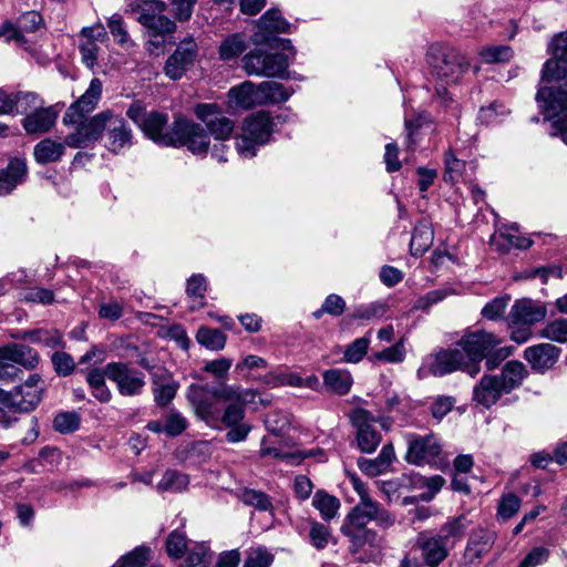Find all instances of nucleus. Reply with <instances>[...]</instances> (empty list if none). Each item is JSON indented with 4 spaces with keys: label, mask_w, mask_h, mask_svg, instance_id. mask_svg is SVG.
I'll use <instances>...</instances> for the list:
<instances>
[{
    "label": "nucleus",
    "mask_w": 567,
    "mask_h": 567,
    "mask_svg": "<svg viewBox=\"0 0 567 567\" xmlns=\"http://www.w3.org/2000/svg\"><path fill=\"white\" fill-rule=\"evenodd\" d=\"M187 400L195 414L213 429L227 427L226 440L239 443L246 440L251 426L245 422V408L255 402L257 392L238 385L190 384Z\"/></svg>",
    "instance_id": "f257e3e1"
},
{
    "label": "nucleus",
    "mask_w": 567,
    "mask_h": 567,
    "mask_svg": "<svg viewBox=\"0 0 567 567\" xmlns=\"http://www.w3.org/2000/svg\"><path fill=\"white\" fill-rule=\"evenodd\" d=\"M102 86L100 79H92L83 95L73 102L64 113L62 122L71 130L65 136L69 147L86 148L102 137L103 111L90 116L101 97Z\"/></svg>",
    "instance_id": "f03ea898"
},
{
    "label": "nucleus",
    "mask_w": 567,
    "mask_h": 567,
    "mask_svg": "<svg viewBox=\"0 0 567 567\" xmlns=\"http://www.w3.org/2000/svg\"><path fill=\"white\" fill-rule=\"evenodd\" d=\"M502 339L485 330L465 332L457 341L467 364V374L472 378L481 372V362L486 359V367L493 370L497 365L494 351L501 346Z\"/></svg>",
    "instance_id": "7ed1b4c3"
},
{
    "label": "nucleus",
    "mask_w": 567,
    "mask_h": 567,
    "mask_svg": "<svg viewBox=\"0 0 567 567\" xmlns=\"http://www.w3.org/2000/svg\"><path fill=\"white\" fill-rule=\"evenodd\" d=\"M427 62L432 75L447 85L457 84L470 68V62L458 50L443 45L430 48Z\"/></svg>",
    "instance_id": "20e7f679"
},
{
    "label": "nucleus",
    "mask_w": 567,
    "mask_h": 567,
    "mask_svg": "<svg viewBox=\"0 0 567 567\" xmlns=\"http://www.w3.org/2000/svg\"><path fill=\"white\" fill-rule=\"evenodd\" d=\"M535 99L545 120L551 123L550 135L567 145V89L540 86Z\"/></svg>",
    "instance_id": "39448f33"
},
{
    "label": "nucleus",
    "mask_w": 567,
    "mask_h": 567,
    "mask_svg": "<svg viewBox=\"0 0 567 567\" xmlns=\"http://www.w3.org/2000/svg\"><path fill=\"white\" fill-rule=\"evenodd\" d=\"M274 121L268 112L249 115L243 123L241 134L236 138V150L243 157L251 158L257 147L269 142L274 132Z\"/></svg>",
    "instance_id": "423d86ee"
},
{
    "label": "nucleus",
    "mask_w": 567,
    "mask_h": 567,
    "mask_svg": "<svg viewBox=\"0 0 567 567\" xmlns=\"http://www.w3.org/2000/svg\"><path fill=\"white\" fill-rule=\"evenodd\" d=\"M395 515L385 509L373 498L359 501L344 518L341 530L367 527L374 522L381 529H388L395 524Z\"/></svg>",
    "instance_id": "0eeeda50"
},
{
    "label": "nucleus",
    "mask_w": 567,
    "mask_h": 567,
    "mask_svg": "<svg viewBox=\"0 0 567 567\" xmlns=\"http://www.w3.org/2000/svg\"><path fill=\"white\" fill-rule=\"evenodd\" d=\"M462 349L455 342L452 347L440 349L434 353L424 358L421 367L417 370L420 379L429 375L443 377L453 373L457 370L467 373V364L462 354Z\"/></svg>",
    "instance_id": "6e6552de"
},
{
    "label": "nucleus",
    "mask_w": 567,
    "mask_h": 567,
    "mask_svg": "<svg viewBox=\"0 0 567 567\" xmlns=\"http://www.w3.org/2000/svg\"><path fill=\"white\" fill-rule=\"evenodd\" d=\"M289 66V58L285 53H266L256 49L243 58V69L248 75L284 78Z\"/></svg>",
    "instance_id": "1a4fd4ad"
},
{
    "label": "nucleus",
    "mask_w": 567,
    "mask_h": 567,
    "mask_svg": "<svg viewBox=\"0 0 567 567\" xmlns=\"http://www.w3.org/2000/svg\"><path fill=\"white\" fill-rule=\"evenodd\" d=\"M104 147L113 154H124L133 145V132L126 121L111 110L103 111Z\"/></svg>",
    "instance_id": "9d476101"
},
{
    "label": "nucleus",
    "mask_w": 567,
    "mask_h": 567,
    "mask_svg": "<svg viewBox=\"0 0 567 567\" xmlns=\"http://www.w3.org/2000/svg\"><path fill=\"white\" fill-rule=\"evenodd\" d=\"M107 379L122 396L141 395L146 385L145 374L127 362H109Z\"/></svg>",
    "instance_id": "9b49d317"
},
{
    "label": "nucleus",
    "mask_w": 567,
    "mask_h": 567,
    "mask_svg": "<svg viewBox=\"0 0 567 567\" xmlns=\"http://www.w3.org/2000/svg\"><path fill=\"white\" fill-rule=\"evenodd\" d=\"M551 58L542 69L543 82H563L559 89H567V32H563L551 39L549 44Z\"/></svg>",
    "instance_id": "f8f14e48"
},
{
    "label": "nucleus",
    "mask_w": 567,
    "mask_h": 567,
    "mask_svg": "<svg viewBox=\"0 0 567 567\" xmlns=\"http://www.w3.org/2000/svg\"><path fill=\"white\" fill-rule=\"evenodd\" d=\"M174 143L172 146H186L194 155H206L210 141L202 125L184 117L174 121Z\"/></svg>",
    "instance_id": "ddd939ff"
},
{
    "label": "nucleus",
    "mask_w": 567,
    "mask_h": 567,
    "mask_svg": "<svg viewBox=\"0 0 567 567\" xmlns=\"http://www.w3.org/2000/svg\"><path fill=\"white\" fill-rule=\"evenodd\" d=\"M195 114L200 120L215 141H228L234 132V122L225 116L221 110L213 103H202L195 107Z\"/></svg>",
    "instance_id": "4468645a"
},
{
    "label": "nucleus",
    "mask_w": 567,
    "mask_h": 567,
    "mask_svg": "<svg viewBox=\"0 0 567 567\" xmlns=\"http://www.w3.org/2000/svg\"><path fill=\"white\" fill-rule=\"evenodd\" d=\"M109 40L107 32L102 23L84 27L79 33V50L83 64L93 69L97 62L101 45Z\"/></svg>",
    "instance_id": "2eb2a0df"
},
{
    "label": "nucleus",
    "mask_w": 567,
    "mask_h": 567,
    "mask_svg": "<svg viewBox=\"0 0 567 567\" xmlns=\"http://www.w3.org/2000/svg\"><path fill=\"white\" fill-rule=\"evenodd\" d=\"M350 420L357 427V443L362 453H372L381 442V434L375 430L373 415L364 409H355Z\"/></svg>",
    "instance_id": "dca6fc26"
},
{
    "label": "nucleus",
    "mask_w": 567,
    "mask_h": 567,
    "mask_svg": "<svg viewBox=\"0 0 567 567\" xmlns=\"http://www.w3.org/2000/svg\"><path fill=\"white\" fill-rule=\"evenodd\" d=\"M408 451L405 460L414 465L431 463L441 453V444L433 434H408Z\"/></svg>",
    "instance_id": "f3484780"
},
{
    "label": "nucleus",
    "mask_w": 567,
    "mask_h": 567,
    "mask_svg": "<svg viewBox=\"0 0 567 567\" xmlns=\"http://www.w3.org/2000/svg\"><path fill=\"white\" fill-rule=\"evenodd\" d=\"M42 24V17L35 11H28L20 16L16 24L6 23L0 29V39L7 42L14 41L17 45L23 47L31 42L29 34H33Z\"/></svg>",
    "instance_id": "a211bd4d"
},
{
    "label": "nucleus",
    "mask_w": 567,
    "mask_h": 567,
    "mask_svg": "<svg viewBox=\"0 0 567 567\" xmlns=\"http://www.w3.org/2000/svg\"><path fill=\"white\" fill-rule=\"evenodd\" d=\"M257 30L251 37L255 45L269 43L279 33H289L291 24L277 9L267 10L257 21Z\"/></svg>",
    "instance_id": "6ab92c4d"
},
{
    "label": "nucleus",
    "mask_w": 567,
    "mask_h": 567,
    "mask_svg": "<svg viewBox=\"0 0 567 567\" xmlns=\"http://www.w3.org/2000/svg\"><path fill=\"white\" fill-rule=\"evenodd\" d=\"M197 56V44L193 39L182 41L174 53L168 56L164 72L171 80L181 79L194 64Z\"/></svg>",
    "instance_id": "aec40b11"
},
{
    "label": "nucleus",
    "mask_w": 567,
    "mask_h": 567,
    "mask_svg": "<svg viewBox=\"0 0 567 567\" xmlns=\"http://www.w3.org/2000/svg\"><path fill=\"white\" fill-rule=\"evenodd\" d=\"M415 547L420 550L427 567H439L449 556L450 548L436 535L422 532L417 535Z\"/></svg>",
    "instance_id": "412c9836"
},
{
    "label": "nucleus",
    "mask_w": 567,
    "mask_h": 567,
    "mask_svg": "<svg viewBox=\"0 0 567 567\" xmlns=\"http://www.w3.org/2000/svg\"><path fill=\"white\" fill-rule=\"evenodd\" d=\"M491 246L498 252L507 254L511 249H527L533 241L518 234L516 224L503 225L489 239Z\"/></svg>",
    "instance_id": "4be33fe9"
},
{
    "label": "nucleus",
    "mask_w": 567,
    "mask_h": 567,
    "mask_svg": "<svg viewBox=\"0 0 567 567\" xmlns=\"http://www.w3.org/2000/svg\"><path fill=\"white\" fill-rule=\"evenodd\" d=\"M42 391L43 386L40 375H30L23 384L16 386L11 391L14 393L16 410L19 412L33 410L41 401Z\"/></svg>",
    "instance_id": "5701e85b"
},
{
    "label": "nucleus",
    "mask_w": 567,
    "mask_h": 567,
    "mask_svg": "<svg viewBox=\"0 0 567 567\" xmlns=\"http://www.w3.org/2000/svg\"><path fill=\"white\" fill-rule=\"evenodd\" d=\"M341 533L349 538L353 554H360L369 547L371 556L378 555L384 545V537L368 527L341 530Z\"/></svg>",
    "instance_id": "b1692460"
},
{
    "label": "nucleus",
    "mask_w": 567,
    "mask_h": 567,
    "mask_svg": "<svg viewBox=\"0 0 567 567\" xmlns=\"http://www.w3.org/2000/svg\"><path fill=\"white\" fill-rule=\"evenodd\" d=\"M167 121L168 117L166 114L153 111L148 113L140 128L155 143L164 146H172L175 137L174 125L169 131H165Z\"/></svg>",
    "instance_id": "393cba45"
},
{
    "label": "nucleus",
    "mask_w": 567,
    "mask_h": 567,
    "mask_svg": "<svg viewBox=\"0 0 567 567\" xmlns=\"http://www.w3.org/2000/svg\"><path fill=\"white\" fill-rule=\"evenodd\" d=\"M496 534L486 528L474 529L467 540L464 557L467 563L476 564L493 547Z\"/></svg>",
    "instance_id": "a878e982"
},
{
    "label": "nucleus",
    "mask_w": 567,
    "mask_h": 567,
    "mask_svg": "<svg viewBox=\"0 0 567 567\" xmlns=\"http://www.w3.org/2000/svg\"><path fill=\"white\" fill-rule=\"evenodd\" d=\"M546 316V309L530 299H522L514 303L509 312L511 326H530Z\"/></svg>",
    "instance_id": "bb28decb"
},
{
    "label": "nucleus",
    "mask_w": 567,
    "mask_h": 567,
    "mask_svg": "<svg viewBox=\"0 0 567 567\" xmlns=\"http://www.w3.org/2000/svg\"><path fill=\"white\" fill-rule=\"evenodd\" d=\"M58 111L54 106H48L31 111L22 120V126L28 134H44L55 124Z\"/></svg>",
    "instance_id": "cd10ccee"
},
{
    "label": "nucleus",
    "mask_w": 567,
    "mask_h": 567,
    "mask_svg": "<svg viewBox=\"0 0 567 567\" xmlns=\"http://www.w3.org/2000/svg\"><path fill=\"white\" fill-rule=\"evenodd\" d=\"M154 401L157 405H167L176 395L178 383L172 374L162 368L152 372Z\"/></svg>",
    "instance_id": "c85d7f7f"
},
{
    "label": "nucleus",
    "mask_w": 567,
    "mask_h": 567,
    "mask_svg": "<svg viewBox=\"0 0 567 567\" xmlns=\"http://www.w3.org/2000/svg\"><path fill=\"white\" fill-rule=\"evenodd\" d=\"M506 393L496 375H484L480 383L474 388L473 400L484 406L491 408L499 398Z\"/></svg>",
    "instance_id": "c756f323"
},
{
    "label": "nucleus",
    "mask_w": 567,
    "mask_h": 567,
    "mask_svg": "<svg viewBox=\"0 0 567 567\" xmlns=\"http://www.w3.org/2000/svg\"><path fill=\"white\" fill-rule=\"evenodd\" d=\"M559 350L549 343H540L529 347L524 352V358L529 362L532 368L537 371L550 369L557 361Z\"/></svg>",
    "instance_id": "7c9ffc66"
},
{
    "label": "nucleus",
    "mask_w": 567,
    "mask_h": 567,
    "mask_svg": "<svg viewBox=\"0 0 567 567\" xmlns=\"http://www.w3.org/2000/svg\"><path fill=\"white\" fill-rule=\"evenodd\" d=\"M228 96L231 103H235L236 106L244 110L262 105L259 84L256 85L250 81H245L231 87L228 92Z\"/></svg>",
    "instance_id": "2f4dec72"
},
{
    "label": "nucleus",
    "mask_w": 567,
    "mask_h": 567,
    "mask_svg": "<svg viewBox=\"0 0 567 567\" xmlns=\"http://www.w3.org/2000/svg\"><path fill=\"white\" fill-rule=\"evenodd\" d=\"M68 144L65 138L56 141L51 137L43 138L34 145L33 157L38 164L45 165L61 161Z\"/></svg>",
    "instance_id": "473e14b6"
},
{
    "label": "nucleus",
    "mask_w": 567,
    "mask_h": 567,
    "mask_svg": "<svg viewBox=\"0 0 567 567\" xmlns=\"http://www.w3.org/2000/svg\"><path fill=\"white\" fill-rule=\"evenodd\" d=\"M27 175V164L23 159H11L8 167L0 172V195L9 194Z\"/></svg>",
    "instance_id": "72a5a7b5"
},
{
    "label": "nucleus",
    "mask_w": 567,
    "mask_h": 567,
    "mask_svg": "<svg viewBox=\"0 0 567 567\" xmlns=\"http://www.w3.org/2000/svg\"><path fill=\"white\" fill-rule=\"evenodd\" d=\"M471 525V520L465 515L450 518L440 528L436 536L444 540V544L452 549L455 543L461 540Z\"/></svg>",
    "instance_id": "f704fd0d"
},
{
    "label": "nucleus",
    "mask_w": 567,
    "mask_h": 567,
    "mask_svg": "<svg viewBox=\"0 0 567 567\" xmlns=\"http://www.w3.org/2000/svg\"><path fill=\"white\" fill-rule=\"evenodd\" d=\"M434 233L431 224L422 219L414 228L410 241V249L413 256H422L432 246Z\"/></svg>",
    "instance_id": "c9c22d12"
},
{
    "label": "nucleus",
    "mask_w": 567,
    "mask_h": 567,
    "mask_svg": "<svg viewBox=\"0 0 567 567\" xmlns=\"http://www.w3.org/2000/svg\"><path fill=\"white\" fill-rule=\"evenodd\" d=\"M526 375L527 370L525 365L519 361L513 360L508 361L503 367L498 379L503 390L506 393H509L512 390L518 388L522 384Z\"/></svg>",
    "instance_id": "e433bc0d"
},
{
    "label": "nucleus",
    "mask_w": 567,
    "mask_h": 567,
    "mask_svg": "<svg viewBox=\"0 0 567 567\" xmlns=\"http://www.w3.org/2000/svg\"><path fill=\"white\" fill-rule=\"evenodd\" d=\"M323 384L334 394H347L352 385V377L346 370L330 369L323 372Z\"/></svg>",
    "instance_id": "4c0bfd02"
},
{
    "label": "nucleus",
    "mask_w": 567,
    "mask_h": 567,
    "mask_svg": "<svg viewBox=\"0 0 567 567\" xmlns=\"http://www.w3.org/2000/svg\"><path fill=\"white\" fill-rule=\"evenodd\" d=\"M128 8L132 12L138 13L137 21L144 27L146 20H152L155 16L166 10V4L159 0H131Z\"/></svg>",
    "instance_id": "58836bf2"
},
{
    "label": "nucleus",
    "mask_w": 567,
    "mask_h": 567,
    "mask_svg": "<svg viewBox=\"0 0 567 567\" xmlns=\"http://www.w3.org/2000/svg\"><path fill=\"white\" fill-rule=\"evenodd\" d=\"M312 506L319 511L323 520H330L338 515L340 501L326 491L319 489L315 493Z\"/></svg>",
    "instance_id": "ea45409f"
},
{
    "label": "nucleus",
    "mask_w": 567,
    "mask_h": 567,
    "mask_svg": "<svg viewBox=\"0 0 567 567\" xmlns=\"http://www.w3.org/2000/svg\"><path fill=\"white\" fill-rule=\"evenodd\" d=\"M11 358L13 364L17 367L22 365L27 369H33L39 363V355L37 351L24 344H14L11 347H4Z\"/></svg>",
    "instance_id": "a19ab883"
},
{
    "label": "nucleus",
    "mask_w": 567,
    "mask_h": 567,
    "mask_svg": "<svg viewBox=\"0 0 567 567\" xmlns=\"http://www.w3.org/2000/svg\"><path fill=\"white\" fill-rule=\"evenodd\" d=\"M262 104L286 102L293 91L285 87L281 83L275 81L262 82L259 84Z\"/></svg>",
    "instance_id": "79ce46f5"
},
{
    "label": "nucleus",
    "mask_w": 567,
    "mask_h": 567,
    "mask_svg": "<svg viewBox=\"0 0 567 567\" xmlns=\"http://www.w3.org/2000/svg\"><path fill=\"white\" fill-rule=\"evenodd\" d=\"M188 484L189 478L186 474L176 470H167L156 485V489L158 492L178 493L185 491Z\"/></svg>",
    "instance_id": "37998d69"
},
{
    "label": "nucleus",
    "mask_w": 567,
    "mask_h": 567,
    "mask_svg": "<svg viewBox=\"0 0 567 567\" xmlns=\"http://www.w3.org/2000/svg\"><path fill=\"white\" fill-rule=\"evenodd\" d=\"M246 50V39L241 33L228 35L219 45V56L224 61L238 58Z\"/></svg>",
    "instance_id": "c03bdc74"
},
{
    "label": "nucleus",
    "mask_w": 567,
    "mask_h": 567,
    "mask_svg": "<svg viewBox=\"0 0 567 567\" xmlns=\"http://www.w3.org/2000/svg\"><path fill=\"white\" fill-rule=\"evenodd\" d=\"M212 554L205 543L195 544L179 567H209Z\"/></svg>",
    "instance_id": "a18cd8bd"
},
{
    "label": "nucleus",
    "mask_w": 567,
    "mask_h": 567,
    "mask_svg": "<svg viewBox=\"0 0 567 567\" xmlns=\"http://www.w3.org/2000/svg\"><path fill=\"white\" fill-rule=\"evenodd\" d=\"M239 499L247 506H251L260 512L272 511L270 497L258 489L244 488L239 494Z\"/></svg>",
    "instance_id": "49530a36"
},
{
    "label": "nucleus",
    "mask_w": 567,
    "mask_h": 567,
    "mask_svg": "<svg viewBox=\"0 0 567 567\" xmlns=\"http://www.w3.org/2000/svg\"><path fill=\"white\" fill-rule=\"evenodd\" d=\"M207 289V282L203 275H193L188 281L186 287V292L189 298H193V305L190 306L192 310L202 308L204 306L205 292Z\"/></svg>",
    "instance_id": "de8ad7c7"
},
{
    "label": "nucleus",
    "mask_w": 567,
    "mask_h": 567,
    "mask_svg": "<svg viewBox=\"0 0 567 567\" xmlns=\"http://www.w3.org/2000/svg\"><path fill=\"white\" fill-rule=\"evenodd\" d=\"M197 341L210 350H221L226 344V336L217 329L200 327L196 334Z\"/></svg>",
    "instance_id": "09e8293b"
},
{
    "label": "nucleus",
    "mask_w": 567,
    "mask_h": 567,
    "mask_svg": "<svg viewBox=\"0 0 567 567\" xmlns=\"http://www.w3.org/2000/svg\"><path fill=\"white\" fill-rule=\"evenodd\" d=\"M478 54L485 63H502L512 59L513 50L508 45H489L482 48Z\"/></svg>",
    "instance_id": "8fccbe9b"
},
{
    "label": "nucleus",
    "mask_w": 567,
    "mask_h": 567,
    "mask_svg": "<svg viewBox=\"0 0 567 567\" xmlns=\"http://www.w3.org/2000/svg\"><path fill=\"white\" fill-rule=\"evenodd\" d=\"M187 537L182 530H173L166 539V553L169 557L178 559L182 558L187 548Z\"/></svg>",
    "instance_id": "3c124183"
},
{
    "label": "nucleus",
    "mask_w": 567,
    "mask_h": 567,
    "mask_svg": "<svg viewBox=\"0 0 567 567\" xmlns=\"http://www.w3.org/2000/svg\"><path fill=\"white\" fill-rule=\"evenodd\" d=\"M511 110L505 104L493 102L486 107H481L478 112V121L486 125L501 121L504 116L508 115Z\"/></svg>",
    "instance_id": "603ef678"
},
{
    "label": "nucleus",
    "mask_w": 567,
    "mask_h": 567,
    "mask_svg": "<svg viewBox=\"0 0 567 567\" xmlns=\"http://www.w3.org/2000/svg\"><path fill=\"white\" fill-rule=\"evenodd\" d=\"M42 101L38 94L33 92H17L13 93V112L25 113L33 109L37 110L41 106Z\"/></svg>",
    "instance_id": "864d4df0"
},
{
    "label": "nucleus",
    "mask_w": 567,
    "mask_h": 567,
    "mask_svg": "<svg viewBox=\"0 0 567 567\" xmlns=\"http://www.w3.org/2000/svg\"><path fill=\"white\" fill-rule=\"evenodd\" d=\"M150 548L136 547L134 550L123 556L112 567H143L150 559Z\"/></svg>",
    "instance_id": "5fc2aeb1"
},
{
    "label": "nucleus",
    "mask_w": 567,
    "mask_h": 567,
    "mask_svg": "<svg viewBox=\"0 0 567 567\" xmlns=\"http://www.w3.org/2000/svg\"><path fill=\"white\" fill-rule=\"evenodd\" d=\"M21 373L22 370L13 364L8 351L0 349V382H13L20 378Z\"/></svg>",
    "instance_id": "6e6d98bb"
},
{
    "label": "nucleus",
    "mask_w": 567,
    "mask_h": 567,
    "mask_svg": "<svg viewBox=\"0 0 567 567\" xmlns=\"http://www.w3.org/2000/svg\"><path fill=\"white\" fill-rule=\"evenodd\" d=\"M265 426L269 432L281 435L290 427V416L280 411L270 412L265 419Z\"/></svg>",
    "instance_id": "4d7b16f0"
},
{
    "label": "nucleus",
    "mask_w": 567,
    "mask_h": 567,
    "mask_svg": "<svg viewBox=\"0 0 567 567\" xmlns=\"http://www.w3.org/2000/svg\"><path fill=\"white\" fill-rule=\"evenodd\" d=\"M80 421V415L74 411L61 412L54 417L53 426L60 433H71L79 429Z\"/></svg>",
    "instance_id": "13d9d810"
},
{
    "label": "nucleus",
    "mask_w": 567,
    "mask_h": 567,
    "mask_svg": "<svg viewBox=\"0 0 567 567\" xmlns=\"http://www.w3.org/2000/svg\"><path fill=\"white\" fill-rule=\"evenodd\" d=\"M274 561V556L265 547L250 548L247 551V558L244 567H269Z\"/></svg>",
    "instance_id": "bf43d9fd"
},
{
    "label": "nucleus",
    "mask_w": 567,
    "mask_h": 567,
    "mask_svg": "<svg viewBox=\"0 0 567 567\" xmlns=\"http://www.w3.org/2000/svg\"><path fill=\"white\" fill-rule=\"evenodd\" d=\"M144 27L146 28L147 33H157L163 35H169L176 30L175 22L162 13L155 16L152 20H146V25Z\"/></svg>",
    "instance_id": "052dcab7"
},
{
    "label": "nucleus",
    "mask_w": 567,
    "mask_h": 567,
    "mask_svg": "<svg viewBox=\"0 0 567 567\" xmlns=\"http://www.w3.org/2000/svg\"><path fill=\"white\" fill-rule=\"evenodd\" d=\"M370 346L369 337L355 339L344 351V360L351 363H358L365 355Z\"/></svg>",
    "instance_id": "680f3d73"
},
{
    "label": "nucleus",
    "mask_w": 567,
    "mask_h": 567,
    "mask_svg": "<svg viewBox=\"0 0 567 567\" xmlns=\"http://www.w3.org/2000/svg\"><path fill=\"white\" fill-rule=\"evenodd\" d=\"M542 337L556 341L567 342V319H557L542 330Z\"/></svg>",
    "instance_id": "e2e57ef3"
},
{
    "label": "nucleus",
    "mask_w": 567,
    "mask_h": 567,
    "mask_svg": "<svg viewBox=\"0 0 567 567\" xmlns=\"http://www.w3.org/2000/svg\"><path fill=\"white\" fill-rule=\"evenodd\" d=\"M445 172H444V181L455 183L462 176V173L465 168V163L455 157V155L451 152L445 154Z\"/></svg>",
    "instance_id": "0e129e2a"
},
{
    "label": "nucleus",
    "mask_w": 567,
    "mask_h": 567,
    "mask_svg": "<svg viewBox=\"0 0 567 567\" xmlns=\"http://www.w3.org/2000/svg\"><path fill=\"white\" fill-rule=\"evenodd\" d=\"M509 302L508 296L494 298L482 309V316L487 320H497L503 317Z\"/></svg>",
    "instance_id": "69168bd1"
},
{
    "label": "nucleus",
    "mask_w": 567,
    "mask_h": 567,
    "mask_svg": "<svg viewBox=\"0 0 567 567\" xmlns=\"http://www.w3.org/2000/svg\"><path fill=\"white\" fill-rule=\"evenodd\" d=\"M452 291L450 289H436L420 297L414 302L413 309L427 311L432 306L444 300Z\"/></svg>",
    "instance_id": "338daca9"
},
{
    "label": "nucleus",
    "mask_w": 567,
    "mask_h": 567,
    "mask_svg": "<svg viewBox=\"0 0 567 567\" xmlns=\"http://www.w3.org/2000/svg\"><path fill=\"white\" fill-rule=\"evenodd\" d=\"M54 371L62 377L70 375L75 370V362L73 358L62 351H56L51 358Z\"/></svg>",
    "instance_id": "774afa93"
}]
</instances>
